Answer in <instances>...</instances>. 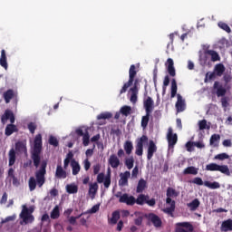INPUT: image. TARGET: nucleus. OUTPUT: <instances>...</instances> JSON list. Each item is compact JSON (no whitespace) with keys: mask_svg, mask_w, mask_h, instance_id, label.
I'll use <instances>...</instances> for the list:
<instances>
[{"mask_svg":"<svg viewBox=\"0 0 232 232\" xmlns=\"http://www.w3.org/2000/svg\"><path fill=\"white\" fill-rule=\"evenodd\" d=\"M14 150L17 151V153H28V150L26 149V141H17L14 144Z\"/></svg>","mask_w":232,"mask_h":232,"instance_id":"aec40b11","label":"nucleus"},{"mask_svg":"<svg viewBox=\"0 0 232 232\" xmlns=\"http://www.w3.org/2000/svg\"><path fill=\"white\" fill-rule=\"evenodd\" d=\"M119 202L121 204H126V206H135V198L133 196H130L128 193H124L119 199Z\"/></svg>","mask_w":232,"mask_h":232,"instance_id":"ddd939ff","label":"nucleus"},{"mask_svg":"<svg viewBox=\"0 0 232 232\" xmlns=\"http://www.w3.org/2000/svg\"><path fill=\"white\" fill-rule=\"evenodd\" d=\"M22 209H26L27 215H32V213H34V207H30V208H28V207H26V205H23V206H22Z\"/></svg>","mask_w":232,"mask_h":232,"instance_id":"e2e57ef3","label":"nucleus"},{"mask_svg":"<svg viewBox=\"0 0 232 232\" xmlns=\"http://www.w3.org/2000/svg\"><path fill=\"white\" fill-rule=\"evenodd\" d=\"M176 226L175 232H193L195 229L189 222L177 223Z\"/></svg>","mask_w":232,"mask_h":232,"instance_id":"6e6552de","label":"nucleus"},{"mask_svg":"<svg viewBox=\"0 0 232 232\" xmlns=\"http://www.w3.org/2000/svg\"><path fill=\"white\" fill-rule=\"evenodd\" d=\"M108 163L113 169H117L119 166H121V160H119V157L115 154H111L108 160Z\"/></svg>","mask_w":232,"mask_h":232,"instance_id":"6ab92c4d","label":"nucleus"},{"mask_svg":"<svg viewBox=\"0 0 232 232\" xmlns=\"http://www.w3.org/2000/svg\"><path fill=\"white\" fill-rule=\"evenodd\" d=\"M134 217L136 218L134 219L135 226H142V221L144 220V214L140 211L134 212Z\"/></svg>","mask_w":232,"mask_h":232,"instance_id":"bb28decb","label":"nucleus"},{"mask_svg":"<svg viewBox=\"0 0 232 232\" xmlns=\"http://www.w3.org/2000/svg\"><path fill=\"white\" fill-rule=\"evenodd\" d=\"M135 153L138 155V157H142V154L144 153V146L140 143L136 144Z\"/></svg>","mask_w":232,"mask_h":232,"instance_id":"49530a36","label":"nucleus"},{"mask_svg":"<svg viewBox=\"0 0 232 232\" xmlns=\"http://www.w3.org/2000/svg\"><path fill=\"white\" fill-rule=\"evenodd\" d=\"M14 220H15V215L5 218V220L2 221V224H6V222H14Z\"/></svg>","mask_w":232,"mask_h":232,"instance_id":"0e129e2a","label":"nucleus"},{"mask_svg":"<svg viewBox=\"0 0 232 232\" xmlns=\"http://www.w3.org/2000/svg\"><path fill=\"white\" fill-rule=\"evenodd\" d=\"M27 128H28L30 133L34 134V133H35V130H37V125L34 122H30V123H28Z\"/></svg>","mask_w":232,"mask_h":232,"instance_id":"5fc2aeb1","label":"nucleus"},{"mask_svg":"<svg viewBox=\"0 0 232 232\" xmlns=\"http://www.w3.org/2000/svg\"><path fill=\"white\" fill-rule=\"evenodd\" d=\"M102 182H103L104 188L106 189H108V188H110V186H111V175L110 174V172L107 176H104V173H102V172L98 174L97 183L102 184Z\"/></svg>","mask_w":232,"mask_h":232,"instance_id":"0eeeda50","label":"nucleus"},{"mask_svg":"<svg viewBox=\"0 0 232 232\" xmlns=\"http://www.w3.org/2000/svg\"><path fill=\"white\" fill-rule=\"evenodd\" d=\"M213 90L216 92L217 97H225L227 93V90L220 82H215L213 85Z\"/></svg>","mask_w":232,"mask_h":232,"instance_id":"9b49d317","label":"nucleus"},{"mask_svg":"<svg viewBox=\"0 0 232 232\" xmlns=\"http://www.w3.org/2000/svg\"><path fill=\"white\" fill-rule=\"evenodd\" d=\"M121 218V212H119V210H115L114 212H112V217L111 218V224H117V222H119V219Z\"/></svg>","mask_w":232,"mask_h":232,"instance_id":"79ce46f5","label":"nucleus"},{"mask_svg":"<svg viewBox=\"0 0 232 232\" xmlns=\"http://www.w3.org/2000/svg\"><path fill=\"white\" fill-rule=\"evenodd\" d=\"M137 75V71L135 64L130 65L129 70V82H133L135 81V77Z\"/></svg>","mask_w":232,"mask_h":232,"instance_id":"7c9ffc66","label":"nucleus"},{"mask_svg":"<svg viewBox=\"0 0 232 232\" xmlns=\"http://www.w3.org/2000/svg\"><path fill=\"white\" fill-rule=\"evenodd\" d=\"M148 206H150V208H153V206H155V204H157V201L155 200V198H147L146 203Z\"/></svg>","mask_w":232,"mask_h":232,"instance_id":"69168bd1","label":"nucleus"},{"mask_svg":"<svg viewBox=\"0 0 232 232\" xmlns=\"http://www.w3.org/2000/svg\"><path fill=\"white\" fill-rule=\"evenodd\" d=\"M147 198H150L149 195L140 194L137 198H134V204H137L138 206H144Z\"/></svg>","mask_w":232,"mask_h":232,"instance_id":"b1692460","label":"nucleus"},{"mask_svg":"<svg viewBox=\"0 0 232 232\" xmlns=\"http://www.w3.org/2000/svg\"><path fill=\"white\" fill-rule=\"evenodd\" d=\"M131 84H133V82H131L130 81H128V82L124 83L123 87L120 91L121 95H122V93H126V92H128V88H130V86H131Z\"/></svg>","mask_w":232,"mask_h":232,"instance_id":"864d4df0","label":"nucleus"},{"mask_svg":"<svg viewBox=\"0 0 232 232\" xmlns=\"http://www.w3.org/2000/svg\"><path fill=\"white\" fill-rule=\"evenodd\" d=\"M148 220L151 222L154 227H162V219L155 213H150L148 215Z\"/></svg>","mask_w":232,"mask_h":232,"instance_id":"2eb2a0df","label":"nucleus"},{"mask_svg":"<svg viewBox=\"0 0 232 232\" xmlns=\"http://www.w3.org/2000/svg\"><path fill=\"white\" fill-rule=\"evenodd\" d=\"M55 177L56 179H66V177H68V174H66V170L63 169V166L61 164H58L56 167Z\"/></svg>","mask_w":232,"mask_h":232,"instance_id":"5701e85b","label":"nucleus"},{"mask_svg":"<svg viewBox=\"0 0 232 232\" xmlns=\"http://www.w3.org/2000/svg\"><path fill=\"white\" fill-rule=\"evenodd\" d=\"M215 77H217V74H216L215 72H207L204 82H208V81H213V79H215Z\"/></svg>","mask_w":232,"mask_h":232,"instance_id":"603ef678","label":"nucleus"},{"mask_svg":"<svg viewBox=\"0 0 232 232\" xmlns=\"http://www.w3.org/2000/svg\"><path fill=\"white\" fill-rule=\"evenodd\" d=\"M125 153L126 155L133 153V142L131 140H126L123 143V150L120 149L117 152V156L121 159V157H124Z\"/></svg>","mask_w":232,"mask_h":232,"instance_id":"423d86ee","label":"nucleus"},{"mask_svg":"<svg viewBox=\"0 0 232 232\" xmlns=\"http://www.w3.org/2000/svg\"><path fill=\"white\" fill-rule=\"evenodd\" d=\"M148 142V136L142 135L137 141V144H140L141 146H144V143Z\"/></svg>","mask_w":232,"mask_h":232,"instance_id":"13d9d810","label":"nucleus"},{"mask_svg":"<svg viewBox=\"0 0 232 232\" xmlns=\"http://www.w3.org/2000/svg\"><path fill=\"white\" fill-rule=\"evenodd\" d=\"M192 183L193 184H197V186H204V181L202 180V178H195L193 180H192Z\"/></svg>","mask_w":232,"mask_h":232,"instance_id":"bf43d9fd","label":"nucleus"},{"mask_svg":"<svg viewBox=\"0 0 232 232\" xmlns=\"http://www.w3.org/2000/svg\"><path fill=\"white\" fill-rule=\"evenodd\" d=\"M206 53L211 56L212 63H217V61H220V55H218V53H217L216 51L208 50Z\"/></svg>","mask_w":232,"mask_h":232,"instance_id":"2f4dec72","label":"nucleus"},{"mask_svg":"<svg viewBox=\"0 0 232 232\" xmlns=\"http://www.w3.org/2000/svg\"><path fill=\"white\" fill-rule=\"evenodd\" d=\"M167 72L170 75V77H175L177 75V72H175V63L173 62V59L168 58L166 63Z\"/></svg>","mask_w":232,"mask_h":232,"instance_id":"f3484780","label":"nucleus"},{"mask_svg":"<svg viewBox=\"0 0 232 232\" xmlns=\"http://www.w3.org/2000/svg\"><path fill=\"white\" fill-rule=\"evenodd\" d=\"M9 166H14V164H15V160H16V156H15V150L11 149L9 150Z\"/></svg>","mask_w":232,"mask_h":232,"instance_id":"58836bf2","label":"nucleus"},{"mask_svg":"<svg viewBox=\"0 0 232 232\" xmlns=\"http://www.w3.org/2000/svg\"><path fill=\"white\" fill-rule=\"evenodd\" d=\"M59 217H61L59 206H55L51 212V218H53V220H57V218H59Z\"/></svg>","mask_w":232,"mask_h":232,"instance_id":"a19ab883","label":"nucleus"},{"mask_svg":"<svg viewBox=\"0 0 232 232\" xmlns=\"http://www.w3.org/2000/svg\"><path fill=\"white\" fill-rule=\"evenodd\" d=\"M71 168L72 169V175H79V172L81 171V165L77 160H72Z\"/></svg>","mask_w":232,"mask_h":232,"instance_id":"cd10ccee","label":"nucleus"},{"mask_svg":"<svg viewBox=\"0 0 232 232\" xmlns=\"http://www.w3.org/2000/svg\"><path fill=\"white\" fill-rule=\"evenodd\" d=\"M120 186H128V179L121 176V179L119 180Z\"/></svg>","mask_w":232,"mask_h":232,"instance_id":"338daca9","label":"nucleus"},{"mask_svg":"<svg viewBox=\"0 0 232 232\" xmlns=\"http://www.w3.org/2000/svg\"><path fill=\"white\" fill-rule=\"evenodd\" d=\"M19 131V129H17V126H15L14 123L7 124L5 130V135L6 137H10L13 133H17Z\"/></svg>","mask_w":232,"mask_h":232,"instance_id":"4be33fe9","label":"nucleus"},{"mask_svg":"<svg viewBox=\"0 0 232 232\" xmlns=\"http://www.w3.org/2000/svg\"><path fill=\"white\" fill-rule=\"evenodd\" d=\"M198 128L199 130H209V126H208V121L206 120H201L198 121Z\"/></svg>","mask_w":232,"mask_h":232,"instance_id":"09e8293b","label":"nucleus"},{"mask_svg":"<svg viewBox=\"0 0 232 232\" xmlns=\"http://www.w3.org/2000/svg\"><path fill=\"white\" fill-rule=\"evenodd\" d=\"M20 218H22L24 224H32L35 220L34 215L28 214L26 208L22 209L20 213Z\"/></svg>","mask_w":232,"mask_h":232,"instance_id":"4468645a","label":"nucleus"},{"mask_svg":"<svg viewBox=\"0 0 232 232\" xmlns=\"http://www.w3.org/2000/svg\"><path fill=\"white\" fill-rule=\"evenodd\" d=\"M226 159H229V155L225 152L218 154L214 157V160H226Z\"/></svg>","mask_w":232,"mask_h":232,"instance_id":"8fccbe9b","label":"nucleus"},{"mask_svg":"<svg viewBox=\"0 0 232 232\" xmlns=\"http://www.w3.org/2000/svg\"><path fill=\"white\" fill-rule=\"evenodd\" d=\"M113 117V114L111 112H102L97 116L98 121H106V119H111Z\"/></svg>","mask_w":232,"mask_h":232,"instance_id":"37998d69","label":"nucleus"},{"mask_svg":"<svg viewBox=\"0 0 232 232\" xmlns=\"http://www.w3.org/2000/svg\"><path fill=\"white\" fill-rule=\"evenodd\" d=\"M218 26L219 28H221V30H224L225 32H227V34H231V27H229L227 24L221 22L218 24Z\"/></svg>","mask_w":232,"mask_h":232,"instance_id":"3c124183","label":"nucleus"},{"mask_svg":"<svg viewBox=\"0 0 232 232\" xmlns=\"http://www.w3.org/2000/svg\"><path fill=\"white\" fill-rule=\"evenodd\" d=\"M82 144L83 146H88L90 144V134L88 132L82 137Z\"/></svg>","mask_w":232,"mask_h":232,"instance_id":"4d7b16f0","label":"nucleus"},{"mask_svg":"<svg viewBox=\"0 0 232 232\" xmlns=\"http://www.w3.org/2000/svg\"><path fill=\"white\" fill-rule=\"evenodd\" d=\"M99 189V185L97 183H91L89 188V195H92V198H95L97 191Z\"/></svg>","mask_w":232,"mask_h":232,"instance_id":"473e14b6","label":"nucleus"},{"mask_svg":"<svg viewBox=\"0 0 232 232\" xmlns=\"http://www.w3.org/2000/svg\"><path fill=\"white\" fill-rule=\"evenodd\" d=\"M41 151H43V135L37 134L34 138V145L31 154L34 168H39L41 164Z\"/></svg>","mask_w":232,"mask_h":232,"instance_id":"f03ea898","label":"nucleus"},{"mask_svg":"<svg viewBox=\"0 0 232 232\" xmlns=\"http://www.w3.org/2000/svg\"><path fill=\"white\" fill-rule=\"evenodd\" d=\"M49 144L51 146H53L54 148H57V146H59V140H57V138H55V136H50L49 137Z\"/></svg>","mask_w":232,"mask_h":232,"instance_id":"de8ad7c7","label":"nucleus"},{"mask_svg":"<svg viewBox=\"0 0 232 232\" xmlns=\"http://www.w3.org/2000/svg\"><path fill=\"white\" fill-rule=\"evenodd\" d=\"M121 115H124L125 117H128L130 113H131V107L128 105H124L121 108Z\"/></svg>","mask_w":232,"mask_h":232,"instance_id":"c03bdc74","label":"nucleus"},{"mask_svg":"<svg viewBox=\"0 0 232 232\" xmlns=\"http://www.w3.org/2000/svg\"><path fill=\"white\" fill-rule=\"evenodd\" d=\"M0 66L5 68V70H8V63L6 62V51H1V57H0Z\"/></svg>","mask_w":232,"mask_h":232,"instance_id":"c85d7f7f","label":"nucleus"},{"mask_svg":"<svg viewBox=\"0 0 232 232\" xmlns=\"http://www.w3.org/2000/svg\"><path fill=\"white\" fill-rule=\"evenodd\" d=\"M124 164L129 169H132L133 164H135V159L133 156L125 159Z\"/></svg>","mask_w":232,"mask_h":232,"instance_id":"ea45409f","label":"nucleus"},{"mask_svg":"<svg viewBox=\"0 0 232 232\" xmlns=\"http://www.w3.org/2000/svg\"><path fill=\"white\" fill-rule=\"evenodd\" d=\"M66 191L70 195H75V193L79 191V187H77V185L74 184H69L66 186Z\"/></svg>","mask_w":232,"mask_h":232,"instance_id":"e433bc0d","label":"nucleus"},{"mask_svg":"<svg viewBox=\"0 0 232 232\" xmlns=\"http://www.w3.org/2000/svg\"><path fill=\"white\" fill-rule=\"evenodd\" d=\"M150 115H151V112H146V115L142 116V118H141V128H143V130H146L148 128V123L150 122Z\"/></svg>","mask_w":232,"mask_h":232,"instance_id":"c9c22d12","label":"nucleus"},{"mask_svg":"<svg viewBox=\"0 0 232 232\" xmlns=\"http://www.w3.org/2000/svg\"><path fill=\"white\" fill-rule=\"evenodd\" d=\"M177 80L172 79L171 80V87H170V98L175 99V97L178 98V101L176 102V110L178 113H180L186 110V100H183L182 95L177 94Z\"/></svg>","mask_w":232,"mask_h":232,"instance_id":"7ed1b4c3","label":"nucleus"},{"mask_svg":"<svg viewBox=\"0 0 232 232\" xmlns=\"http://www.w3.org/2000/svg\"><path fill=\"white\" fill-rule=\"evenodd\" d=\"M7 121H10L11 124H14V122H15V115L14 114V111H12V110L10 109L5 110L1 117L2 124H6Z\"/></svg>","mask_w":232,"mask_h":232,"instance_id":"1a4fd4ad","label":"nucleus"},{"mask_svg":"<svg viewBox=\"0 0 232 232\" xmlns=\"http://www.w3.org/2000/svg\"><path fill=\"white\" fill-rule=\"evenodd\" d=\"M187 206L189 208L190 211H197V209H198L200 207V201L198 198H195L190 203H188Z\"/></svg>","mask_w":232,"mask_h":232,"instance_id":"c756f323","label":"nucleus"},{"mask_svg":"<svg viewBox=\"0 0 232 232\" xmlns=\"http://www.w3.org/2000/svg\"><path fill=\"white\" fill-rule=\"evenodd\" d=\"M224 72H226V66H224L222 63H218L215 65L214 72H216L218 77H222V75H224Z\"/></svg>","mask_w":232,"mask_h":232,"instance_id":"a878e982","label":"nucleus"},{"mask_svg":"<svg viewBox=\"0 0 232 232\" xmlns=\"http://www.w3.org/2000/svg\"><path fill=\"white\" fill-rule=\"evenodd\" d=\"M139 175V167H135L133 169H132V172H131V177L132 179H137Z\"/></svg>","mask_w":232,"mask_h":232,"instance_id":"774afa93","label":"nucleus"},{"mask_svg":"<svg viewBox=\"0 0 232 232\" xmlns=\"http://www.w3.org/2000/svg\"><path fill=\"white\" fill-rule=\"evenodd\" d=\"M169 86V76H165L164 81H163V93H166V88Z\"/></svg>","mask_w":232,"mask_h":232,"instance_id":"6e6d98bb","label":"nucleus"},{"mask_svg":"<svg viewBox=\"0 0 232 232\" xmlns=\"http://www.w3.org/2000/svg\"><path fill=\"white\" fill-rule=\"evenodd\" d=\"M93 175H99V171H101V164L97 163L92 166Z\"/></svg>","mask_w":232,"mask_h":232,"instance_id":"680f3d73","label":"nucleus"},{"mask_svg":"<svg viewBox=\"0 0 232 232\" xmlns=\"http://www.w3.org/2000/svg\"><path fill=\"white\" fill-rule=\"evenodd\" d=\"M153 99L151 97L148 96L146 100L143 102V106L145 108L146 113H153Z\"/></svg>","mask_w":232,"mask_h":232,"instance_id":"a211bd4d","label":"nucleus"},{"mask_svg":"<svg viewBox=\"0 0 232 232\" xmlns=\"http://www.w3.org/2000/svg\"><path fill=\"white\" fill-rule=\"evenodd\" d=\"M183 175H198V169L190 166L183 170Z\"/></svg>","mask_w":232,"mask_h":232,"instance_id":"72a5a7b5","label":"nucleus"},{"mask_svg":"<svg viewBox=\"0 0 232 232\" xmlns=\"http://www.w3.org/2000/svg\"><path fill=\"white\" fill-rule=\"evenodd\" d=\"M171 197H179V192L175 190V188L169 187L167 188V204H170V207L166 208L163 209L164 213H167V215H169L170 217H173V213L175 212V200L171 199Z\"/></svg>","mask_w":232,"mask_h":232,"instance_id":"20e7f679","label":"nucleus"},{"mask_svg":"<svg viewBox=\"0 0 232 232\" xmlns=\"http://www.w3.org/2000/svg\"><path fill=\"white\" fill-rule=\"evenodd\" d=\"M48 166V161L43 160L40 165V169L35 171V178L31 177L29 179V189L30 191H34L35 188L40 187L43 188L44 186V182H46V167ZM36 179V180H35Z\"/></svg>","mask_w":232,"mask_h":232,"instance_id":"f257e3e1","label":"nucleus"},{"mask_svg":"<svg viewBox=\"0 0 232 232\" xmlns=\"http://www.w3.org/2000/svg\"><path fill=\"white\" fill-rule=\"evenodd\" d=\"M4 99L5 101V104L10 103V101L14 99V90L9 89L5 92H4Z\"/></svg>","mask_w":232,"mask_h":232,"instance_id":"f704fd0d","label":"nucleus"},{"mask_svg":"<svg viewBox=\"0 0 232 232\" xmlns=\"http://www.w3.org/2000/svg\"><path fill=\"white\" fill-rule=\"evenodd\" d=\"M155 153H157V145L155 144V141L150 140L149 142L148 150H147V160H151Z\"/></svg>","mask_w":232,"mask_h":232,"instance_id":"dca6fc26","label":"nucleus"},{"mask_svg":"<svg viewBox=\"0 0 232 232\" xmlns=\"http://www.w3.org/2000/svg\"><path fill=\"white\" fill-rule=\"evenodd\" d=\"M100 208H101V205L96 204L91 209L88 210V213H91V214L97 213V211H99Z\"/></svg>","mask_w":232,"mask_h":232,"instance_id":"052dcab7","label":"nucleus"},{"mask_svg":"<svg viewBox=\"0 0 232 232\" xmlns=\"http://www.w3.org/2000/svg\"><path fill=\"white\" fill-rule=\"evenodd\" d=\"M167 140L169 144V148H174L175 144H177V140H179V137L177 134H173V129L169 128L167 134Z\"/></svg>","mask_w":232,"mask_h":232,"instance_id":"f8f14e48","label":"nucleus"},{"mask_svg":"<svg viewBox=\"0 0 232 232\" xmlns=\"http://www.w3.org/2000/svg\"><path fill=\"white\" fill-rule=\"evenodd\" d=\"M220 140L219 134H212L210 137V146H217L216 142H218Z\"/></svg>","mask_w":232,"mask_h":232,"instance_id":"a18cd8bd","label":"nucleus"},{"mask_svg":"<svg viewBox=\"0 0 232 232\" xmlns=\"http://www.w3.org/2000/svg\"><path fill=\"white\" fill-rule=\"evenodd\" d=\"M130 101L132 104H136L138 101L139 95V80H135L134 85L132 88L130 89Z\"/></svg>","mask_w":232,"mask_h":232,"instance_id":"9d476101","label":"nucleus"},{"mask_svg":"<svg viewBox=\"0 0 232 232\" xmlns=\"http://www.w3.org/2000/svg\"><path fill=\"white\" fill-rule=\"evenodd\" d=\"M220 231L221 232L232 231V219L231 218L224 220L221 223Z\"/></svg>","mask_w":232,"mask_h":232,"instance_id":"412c9836","label":"nucleus"},{"mask_svg":"<svg viewBox=\"0 0 232 232\" xmlns=\"http://www.w3.org/2000/svg\"><path fill=\"white\" fill-rule=\"evenodd\" d=\"M204 186H206V188H209V189H218L220 188V183L217 181H214V182L205 181Z\"/></svg>","mask_w":232,"mask_h":232,"instance_id":"4c0bfd02","label":"nucleus"},{"mask_svg":"<svg viewBox=\"0 0 232 232\" xmlns=\"http://www.w3.org/2000/svg\"><path fill=\"white\" fill-rule=\"evenodd\" d=\"M207 171H219L223 173V175H227L229 177L231 175V171H229V167L227 165H218L217 163H210L206 166Z\"/></svg>","mask_w":232,"mask_h":232,"instance_id":"39448f33","label":"nucleus"},{"mask_svg":"<svg viewBox=\"0 0 232 232\" xmlns=\"http://www.w3.org/2000/svg\"><path fill=\"white\" fill-rule=\"evenodd\" d=\"M148 188V182L144 179H140L136 188V193H142Z\"/></svg>","mask_w":232,"mask_h":232,"instance_id":"393cba45","label":"nucleus"}]
</instances>
